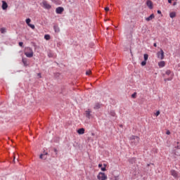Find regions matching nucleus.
Returning <instances> with one entry per match:
<instances>
[{"mask_svg": "<svg viewBox=\"0 0 180 180\" xmlns=\"http://www.w3.org/2000/svg\"><path fill=\"white\" fill-rule=\"evenodd\" d=\"M24 53L27 58H32L34 55L32 49L30 47L25 48Z\"/></svg>", "mask_w": 180, "mask_h": 180, "instance_id": "f257e3e1", "label": "nucleus"}, {"mask_svg": "<svg viewBox=\"0 0 180 180\" xmlns=\"http://www.w3.org/2000/svg\"><path fill=\"white\" fill-rule=\"evenodd\" d=\"M98 180H107L108 176L103 172H99L98 175L97 176Z\"/></svg>", "mask_w": 180, "mask_h": 180, "instance_id": "f03ea898", "label": "nucleus"}, {"mask_svg": "<svg viewBox=\"0 0 180 180\" xmlns=\"http://www.w3.org/2000/svg\"><path fill=\"white\" fill-rule=\"evenodd\" d=\"M166 75H171V77L169 78L165 79V82L172 80V79L174 76V74L173 72H172L170 70H167Z\"/></svg>", "mask_w": 180, "mask_h": 180, "instance_id": "7ed1b4c3", "label": "nucleus"}, {"mask_svg": "<svg viewBox=\"0 0 180 180\" xmlns=\"http://www.w3.org/2000/svg\"><path fill=\"white\" fill-rule=\"evenodd\" d=\"M164 54H165V53H164L163 50L161 49L160 51H159L158 53V54H157L158 55V58L161 59V60L164 59V58H165V55Z\"/></svg>", "mask_w": 180, "mask_h": 180, "instance_id": "20e7f679", "label": "nucleus"}, {"mask_svg": "<svg viewBox=\"0 0 180 180\" xmlns=\"http://www.w3.org/2000/svg\"><path fill=\"white\" fill-rule=\"evenodd\" d=\"M130 140L132 141V142H134L135 141V143H139V141H140V138L139 136H131L130 137Z\"/></svg>", "mask_w": 180, "mask_h": 180, "instance_id": "39448f33", "label": "nucleus"}, {"mask_svg": "<svg viewBox=\"0 0 180 180\" xmlns=\"http://www.w3.org/2000/svg\"><path fill=\"white\" fill-rule=\"evenodd\" d=\"M171 175H172V176H174V178H178L179 177V174L178 172L175 170H172L170 172Z\"/></svg>", "mask_w": 180, "mask_h": 180, "instance_id": "423d86ee", "label": "nucleus"}, {"mask_svg": "<svg viewBox=\"0 0 180 180\" xmlns=\"http://www.w3.org/2000/svg\"><path fill=\"white\" fill-rule=\"evenodd\" d=\"M42 4L43 7L46 9H50L51 8V6L46 1H43Z\"/></svg>", "mask_w": 180, "mask_h": 180, "instance_id": "0eeeda50", "label": "nucleus"}, {"mask_svg": "<svg viewBox=\"0 0 180 180\" xmlns=\"http://www.w3.org/2000/svg\"><path fill=\"white\" fill-rule=\"evenodd\" d=\"M64 11V8L62 7H58L56 8V12L58 14H61Z\"/></svg>", "mask_w": 180, "mask_h": 180, "instance_id": "6e6552de", "label": "nucleus"}, {"mask_svg": "<svg viewBox=\"0 0 180 180\" xmlns=\"http://www.w3.org/2000/svg\"><path fill=\"white\" fill-rule=\"evenodd\" d=\"M3 10H6L8 8V5L6 3V1H2V6H1Z\"/></svg>", "mask_w": 180, "mask_h": 180, "instance_id": "1a4fd4ad", "label": "nucleus"}, {"mask_svg": "<svg viewBox=\"0 0 180 180\" xmlns=\"http://www.w3.org/2000/svg\"><path fill=\"white\" fill-rule=\"evenodd\" d=\"M174 153L176 155H180V148L179 147H176L174 150Z\"/></svg>", "mask_w": 180, "mask_h": 180, "instance_id": "9d476101", "label": "nucleus"}, {"mask_svg": "<svg viewBox=\"0 0 180 180\" xmlns=\"http://www.w3.org/2000/svg\"><path fill=\"white\" fill-rule=\"evenodd\" d=\"M154 18H155V15H154V14H152L148 18H146V20L149 22V21L152 20Z\"/></svg>", "mask_w": 180, "mask_h": 180, "instance_id": "9b49d317", "label": "nucleus"}, {"mask_svg": "<svg viewBox=\"0 0 180 180\" xmlns=\"http://www.w3.org/2000/svg\"><path fill=\"white\" fill-rule=\"evenodd\" d=\"M101 104H100L99 103H96L94 105V108L95 110H98V109L101 108Z\"/></svg>", "mask_w": 180, "mask_h": 180, "instance_id": "f8f14e48", "label": "nucleus"}, {"mask_svg": "<svg viewBox=\"0 0 180 180\" xmlns=\"http://www.w3.org/2000/svg\"><path fill=\"white\" fill-rule=\"evenodd\" d=\"M84 131H85V129L84 128H81V129L77 130V133L79 134H84Z\"/></svg>", "mask_w": 180, "mask_h": 180, "instance_id": "ddd939ff", "label": "nucleus"}, {"mask_svg": "<svg viewBox=\"0 0 180 180\" xmlns=\"http://www.w3.org/2000/svg\"><path fill=\"white\" fill-rule=\"evenodd\" d=\"M147 6L149 7L150 9L153 8V3L151 1H147Z\"/></svg>", "mask_w": 180, "mask_h": 180, "instance_id": "4468645a", "label": "nucleus"}, {"mask_svg": "<svg viewBox=\"0 0 180 180\" xmlns=\"http://www.w3.org/2000/svg\"><path fill=\"white\" fill-rule=\"evenodd\" d=\"M158 65L160 68H163L165 66V61H161L158 63Z\"/></svg>", "mask_w": 180, "mask_h": 180, "instance_id": "2eb2a0df", "label": "nucleus"}, {"mask_svg": "<svg viewBox=\"0 0 180 180\" xmlns=\"http://www.w3.org/2000/svg\"><path fill=\"white\" fill-rule=\"evenodd\" d=\"M53 29H54L55 32H56V33L60 32V28L57 25H55L53 27Z\"/></svg>", "mask_w": 180, "mask_h": 180, "instance_id": "dca6fc26", "label": "nucleus"}, {"mask_svg": "<svg viewBox=\"0 0 180 180\" xmlns=\"http://www.w3.org/2000/svg\"><path fill=\"white\" fill-rule=\"evenodd\" d=\"M90 116H91V110H88L86 111V117L89 119Z\"/></svg>", "mask_w": 180, "mask_h": 180, "instance_id": "f3484780", "label": "nucleus"}, {"mask_svg": "<svg viewBox=\"0 0 180 180\" xmlns=\"http://www.w3.org/2000/svg\"><path fill=\"white\" fill-rule=\"evenodd\" d=\"M22 63L24 64V65H25V67L28 65V64H27V60L26 58H22Z\"/></svg>", "mask_w": 180, "mask_h": 180, "instance_id": "a211bd4d", "label": "nucleus"}, {"mask_svg": "<svg viewBox=\"0 0 180 180\" xmlns=\"http://www.w3.org/2000/svg\"><path fill=\"white\" fill-rule=\"evenodd\" d=\"M47 155L48 153L44 150L43 153L40 155L39 158H43L42 156H47Z\"/></svg>", "mask_w": 180, "mask_h": 180, "instance_id": "6ab92c4d", "label": "nucleus"}, {"mask_svg": "<svg viewBox=\"0 0 180 180\" xmlns=\"http://www.w3.org/2000/svg\"><path fill=\"white\" fill-rule=\"evenodd\" d=\"M170 17H171L172 18H175V17H176V13H175V12L171 13H170Z\"/></svg>", "mask_w": 180, "mask_h": 180, "instance_id": "aec40b11", "label": "nucleus"}, {"mask_svg": "<svg viewBox=\"0 0 180 180\" xmlns=\"http://www.w3.org/2000/svg\"><path fill=\"white\" fill-rule=\"evenodd\" d=\"M0 32H1V34H4L6 32V30L5 28H1L0 29Z\"/></svg>", "mask_w": 180, "mask_h": 180, "instance_id": "412c9836", "label": "nucleus"}, {"mask_svg": "<svg viewBox=\"0 0 180 180\" xmlns=\"http://www.w3.org/2000/svg\"><path fill=\"white\" fill-rule=\"evenodd\" d=\"M44 39H46V40H49L51 39V37L49 34H46L44 36Z\"/></svg>", "mask_w": 180, "mask_h": 180, "instance_id": "4be33fe9", "label": "nucleus"}, {"mask_svg": "<svg viewBox=\"0 0 180 180\" xmlns=\"http://www.w3.org/2000/svg\"><path fill=\"white\" fill-rule=\"evenodd\" d=\"M148 59V54H144V60L147 61Z\"/></svg>", "mask_w": 180, "mask_h": 180, "instance_id": "5701e85b", "label": "nucleus"}, {"mask_svg": "<svg viewBox=\"0 0 180 180\" xmlns=\"http://www.w3.org/2000/svg\"><path fill=\"white\" fill-rule=\"evenodd\" d=\"M26 23L27 24V25L29 26V25H30V22H31V20L30 18L27 19L26 20Z\"/></svg>", "mask_w": 180, "mask_h": 180, "instance_id": "b1692460", "label": "nucleus"}, {"mask_svg": "<svg viewBox=\"0 0 180 180\" xmlns=\"http://www.w3.org/2000/svg\"><path fill=\"white\" fill-rule=\"evenodd\" d=\"M110 115L112 116V117H115L116 115L115 112L114 111H111L110 112Z\"/></svg>", "mask_w": 180, "mask_h": 180, "instance_id": "393cba45", "label": "nucleus"}, {"mask_svg": "<svg viewBox=\"0 0 180 180\" xmlns=\"http://www.w3.org/2000/svg\"><path fill=\"white\" fill-rule=\"evenodd\" d=\"M30 27H31L32 30H34L35 28L34 25H28Z\"/></svg>", "mask_w": 180, "mask_h": 180, "instance_id": "a878e982", "label": "nucleus"}, {"mask_svg": "<svg viewBox=\"0 0 180 180\" xmlns=\"http://www.w3.org/2000/svg\"><path fill=\"white\" fill-rule=\"evenodd\" d=\"M146 65V60H144L141 63L142 66H145Z\"/></svg>", "mask_w": 180, "mask_h": 180, "instance_id": "bb28decb", "label": "nucleus"}, {"mask_svg": "<svg viewBox=\"0 0 180 180\" xmlns=\"http://www.w3.org/2000/svg\"><path fill=\"white\" fill-rule=\"evenodd\" d=\"M91 73V70H88V71H86V75H89Z\"/></svg>", "mask_w": 180, "mask_h": 180, "instance_id": "cd10ccee", "label": "nucleus"}, {"mask_svg": "<svg viewBox=\"0 0 180 180\" xmlns=\"http://www.w3.org/2000/svg\"><path fill=\"white\" fill-rule=\"evenodd\" d=\"M131 97L135 98L136 97V93H134L131 95Z\"/></svg>", "mask_w": 180, "mask_h": 180, "instance_id": "c85d7f7f", "label": "nucleus"}, {"mask_svg": "<svg viewBox=\"0 0 180 180\" xmlns=\"http://www.w3.org/2000/svg\"><path fill=\"white\" fill-rule=\"evenodd\" d=\"M40 159L46 160L47 159V156L46 155L42 156V158H40Z\"/></svg>", "mask_w": 180, "mask_h": 180, "instance_id": "c756f323", "label": "nucleus"}, {"mask_svg": "<svg viewBox=\"0 0 180 180\" xmlns=\"http://www.w3.org/2000/svg\"><path fill=\"white\" fill-rule=\"evenodd\" d=\"M160 114V111H158V112L155 113V115L158 117Z\"/></svg>", "mask_w": 180, "mask_h": 180, "instance_id": "7c9ffc66", "label": "nucleus"}, {"mask_svg": "<svg viewBox=\"0 0 180 180\" xmlns=\"http://www.w3.org/2000/svg\"><path fill=\"white\" fill-rule=\"evenodd\" d=\"M109 8L108 7H106L105 8V11H106V12H108V11H109Z\"/></svg>", "mask_w": 180, "mask_h": 180, "instance_id": "2f4dec72", "label": "nucleus"}, {"mask_svg": "<svg viewBox=\"0 0 180 180\" xmlns=\"http://www.w3.org/2000/svg\"><path fill=\"white\" fill-rule=\"evenodd\" d=\"M22 45H23V43H22V42H20V43H19V46H21V47H22Z\"/></svg>", "mask_w": 180, "mask_h": 180, "instance_id": "473e14b6", "label": "nucleus"}, {"mask_svg": "<svg viewBox=\"0 0 180 180\" xmlns=\"http://www.w3.org/2000/svg\"><path fill=\"white\" fill-rule=\"evenodd\" d=\"M101 171H106L105 167H102V168H101Z\"/></svg>", "mask_w": 180, "mask_h": 180, "instance_id": "72a5a7b5", "label": "nucleus"}, {"mask_svg": "<svg viewBox=\"0 0 180 180\" xmlns=\"http://www.w3.org/2000/svg\"><path fill=\"white\" fill-rule=\"evenodd\" d=\"M166 134H167V135H169L171 133H170V131L168 130V131L166 132Z\"/></svg>", "mask_w": 180, "mask_h": 180, "instance_id": "f704fd0d", "label": "nucleus"}, {"mask_svg": "<svg viewBox=\"0 0 180 180\" xmlns=\"http://www.w3.org/2000/svg\"><path fill=\"white\" fill-rule=\"evenodd\" d=\"M101 167H103V165H102V164H99V165H98V167H99V168H101Z\"/></svg>", "mask_w": 180, "mask_h": 180, "instance_id": "c9c22d12", "label": "nucleus"}, {"mask_svg": "<svg viewBox=\"0 0 180 180\" xmlns=\"http://www.w3.org/2000/svg\"><path fill=\"white\" fill-rule=\"evenodd\" d=\"M54 151L57 153V149L56 148H54Z\"/></svg>", "mask_w": 180, "mask_h": 180, "instance_id": "e433bc0d", "label": "nucleus"}, {"mask_svg": "<svg viewBox=\"0 0 180 180\" xmlns=\"http://www.w3.org/2000/svg\"><path fill=\"white\" fill-rule=\"evenodd\" d=\"M168 2H169V4H171V3H172V0H168Z\"/></svg>", "mask_w": 180, "mask_h": 180, "instance_id": "4c0bfd02", "label": "nucleus"}, {"mask_svg": "<svg viewBox=\"0 0 180 180\" xmlns=\"http://www.w3.org/2000/svg\"><path fill=\"white\" fill-rule=\"evenodd\" d=\"M158 13L159 14H160V13H161V11H158Z\"/></svg>", "mask_w": 180, "mask_h": 180, "instance_id": "58836bf2", "label": "nucleus"}, {"mask_svg": "<svg viewBox=\"0 0 180 180\" xmlns=\"http://www.w3.org/2000/svg\"><path fill=\"white\" fill-rule=\"evenodd\" d=\"M154 46L156 47L157 46V44L155 43L154 44Z\"/></svg>", "mask_w": 180, "mask_h": 180, "instance_id": "ea45409f", "label": "nucleus"}, {"mask_svg": "<svg viewBox=\"0 0 180 180\" xmlns=\"http://www.w3.org/2000/svg\"><path fill=\"white\" fill-rule=\"evenodd\" d=\"M38 76H39V77H41V74H40V73H39V74H38Z\"/></svg>", "mask_w": 180, "mask_h": 180, "instance_id": "a19ab883", "label": "nucleus"}, {"mask_svg": "<svg viewBox=\"0 0 180 180\" xmlns=\"http://www.w3.org/2000/svg\"><path fill=\"white\" fill-rule=\"evenodd\" d=\"M103 165H104V167H105H105H107V165H105V164H104Z\"/></svg>", "mask_w": 180, "mask_h": 180, "instance_id": "79ce46f5", "label": "nucleus"}]
</instances>
